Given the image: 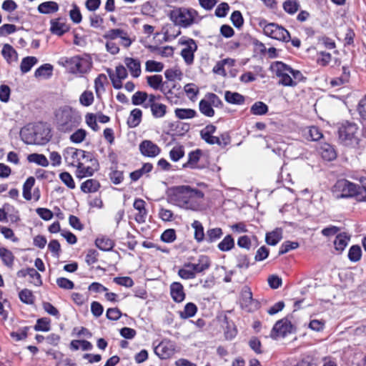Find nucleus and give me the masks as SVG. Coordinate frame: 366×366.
I'll return each instance as SVG.
<instances>
[{
	"label": "nucleus",
	"instance_id": "nucleus-60",
	"mask_svg": "<svg viewBox=\"0 0 366 366\" xmlns=\"http://www.w3.org/2000/svg\"><path fill=\"white\" fill-rule=\"evenodd\" d=\"M28 275L30 277L31 282L36 286H40L42 284L41 277L40 274L34 268H29L27 272Z\"/></svg>",
	"mask_w": 366,
	"mask_h": 366
},
{
	"label": "nucleus",
	"instance_id": "nucleus-4",
	"mask_svg": "<svg viewBox=\"0 0 366 366\" xmlns=\"http://www.w3.org/2000/svg\"><path fill=\"white\" fill-rule=\"evenodd\" d=\"M197 12L192 9L177 8L169 13L170 20L177 26L188 28L196 23Z\"/></svg>",
	"mask_w": 366,
	"mask_h": 366
},
{
	"label": "nucleus",
	"instance_id": "nucleus-55",
	"mask_svg": "<svg viewBox=\"0 0 366 366\" xmlns=\"http://www.w3.org/2000/svg\"><path fill=\"white\" fill-rule=\"evenodd\" d=\"M299 247V243L297 242L286 241L282 244L279 250V255H282L287 253L292 249H295Z\"/></svg>",
	"mask_w": 366,
	"mask_h": 366
},
{
	"label": "nucleus",
	"instance_id": "nucleus-63",
	"mask_svg": "<svg viewBox=\"0 0 366 366\" xmlns=\"http://www.w3.org/2000/svg\"><path fill=\"white\" fill-rule=\"evenodd\" d=\"M80 103L86 107L91 105L94 101V95L92 92H83L79 98Z\"/></svg>",
	"mask_w": 366,
	"mask_h": 366
},
{
	"label": "nucleus",
	"instance_id": "nucleus-57",
	"mask_svg": "<svg viewBox=\"0 0 366 366\" xmlns=\"http://www.w3.org/2000/svg\"><path fill=\"white\" fill-rule=\"evenodd\" d=\"M147 81L149 86L158 89L162 83V76L161 75L149 76L147 77Z\"/></svg>",
	"mask_w": 366,
	"mask_h": 366
},
{
	"label": "nucleus",
	"instance_id": "nucleus-37",
	"mask_svg": "<svg viewBox=\"0 0 366 366\" xmlns=\"http://www.w3.org/2000/svg\"><path fill=\"white\" fill-rule=\"evenodd\" d=\"M0 257L1 258L4 264L7 267H11L14 264V256L13 253L6 248H0Z\"/></svg>",
	"mask_w": 366,
	"mask_h": 366
},
{
	"label": "nucleus",
	"instance_id": "nucleus-42",
	"mask_svg": "<svg viewBox=\"0 0 366 366\" xmlns=\"http://www.w3.org/2000/svg\"><path fill=\"white\" fill-rule=\"evenodd\" d=\"M179 276L184 280L194 279L196 277V274L192 267H188V263H185L184 267L179 269Z\"/></svg>",
	"mask_w": 366,
	"mask_h": 366
},
{
	"label": "nucleus",
	"instance_id": "nucleus-10",
	"mask_svg": "<svg viewBox=\"0 0 366 366\" xmlns=\"http://www.w3.org/2000/svg\"><path fill=\"white\" fill-rule=\"evenodd\" d=\"M263 31L265 35L272 39L286 42L290 40V35L288 31L277 24H267L264 26Z\"/></svg>",
	"mask_w": 366,
	"mask_h": 366
},
{
	"label": "nucleus",
	"instance_id": "nucleus-47",
	"mask_svg": "<svg viewBox=\"0 0 366 366\" xmlns=\"http://www.w3.org/2000/svg\"><path fill=\"white\" fill-rule=\"evenodd\" d=\"M107 80V76L104 74H99L94 80V88L97 97L104 92V81Z\"/></svg>",
	"mask_w": 366,
	"mask_h": 366
},
{
	"label": "nucleus",
	"instance_id": "nucleus-58",
	"mask_svg": "<svg viewBox=\"0 0 366 366\" xmlns=\"http://www.w3.org/2000/svg\"><path fill=\"white\" fill-rule=\"evenodd\" d=\"M237 267L239 269H247L249 267V259L247 254H239L236 257Z\"/></svg>",
	"mask_w": 366,
	"mask_h": 366
},
{
	"label": "nucleus",
	"instance_id": "nucleus-25",
	"mask_svg": "<svg viewBox=\"0 0 366 366\" xmlns=\"http://www.w3.org/2000/svg\"><path fill=\"white\" fill-rule=\"evenodd\" d=\"M59 5L55 1H45L40 4L38 6V11L41 14H53L58 11Z\"/></svg>",
	"mask_w": 366,
	"mask_h": 366
},
{
	"label": "nucleus",
	"instance_id": "nucleus-9",
	"mask_svg": "<svg viewBox=\"0 0 366 366\" xmlns=\"http://www.w3.org/2000/svg\"><path fill=\"white\" fill-rule=\"evenodd\" d=\"M295 330L294 325L291 323L288 317L282 318L274 324L271 332L270 337L277 340L279 337H285L288 334L292 333Z\"/></svg>",
	"mask_w": 366,
	"mask_h": 366
},
{
	"label": "nucleus",
	"instance_id": "nucleus-56",
	"mask_svg": "<svg viewBox=\"0 0 366 366\" xmlns=\"http://www.w3.org/2000/svg\"><path fill=\"white\" fill-rule=\"evenodd\" d=\"M112 172L109 174V179L114 184H120L124 179L123 172L117 170L116 168L112 167Z\"/></svg>",
	"mask_w": 366,
	"mask_h": 366
},
{
	"label": "nucleus",
	"instance_id": "nucleus-35",
	"mask_svg": "<svg viewBox=\"0 0 366 366\" xmlns=\"http://www.w3.org/2000/svg\"><path fill=\"white\" fill-rule=\"evenodd\" d=\"M234 247V240L228 234L218 244L217 247L222 252H228Z\"/></svg>",
	"mask_w": 366,
	"mask_h": 366
},
{
	"label": "nucleus",
	"instance_id": "nucleus-24",
	"mask_svg": "<svg viewBox=\"0 0 366 366\" xmlns=\"http://www.w3.org/2000/svg\"><path fill=\"white\" fill-rule=\"evenodd\" d=\"M101 185L99 181L89 179L81 184V190L84 193H94L99 190Z\"/></svg>",
	"mask_w": 366,
	"mask_h": 366
},
{
	"label": "nucleus",
	"instance_id": "nucleus-33",
	"mask_svg": "<svg viewBox=\"0 0 366 366\" xmlns=\"http://www.w3.org/2000/svg\"><path fill=\"white\" fill-rule=\"evenodd\" d=\"M37 61V59L34 56H26L24 58L20 64L21 73L25 74L29 71Z\"/></svg>",
	"mask_w": 366,
	"mask_h": 366
},
{
	"label": "nucleus",
	"instance_id": "nucleus-14",
	"mask_svg": "<svg viewBox=\"0 0 366 366\" xmlns=\"http://www.w3.org/2000/svg\"><path fill=\"white\" fill-rule=\"evenodd\" d=\"M141 153L146 157H153L159 154L160 149L149 140L143 141L139 145Z\"/></svg>",
	"mask_w": 366,
	"mask_h": 366
},
{
	"label": "nucleus",
	"instance_id": "nucleus-50",
	"mask_svg": "<svg viewBox=\"0 0 366 366\" xmlns=\"http://www.w3.org/2000/svg\"><path fill=\"white\" fill-rule=\"evenodd\" d=\"M250 111L254 115H263L267 112L268 107L262 102H257L252 106Z\"/></svg>",
	"mask_w": 366,
	"mask_h": 366
},
{
	"label": "nucleus",
	"instance_id": "nucleus-13",
	"mask_svg": "<svg viewBox=\"0 0 366 366\" xmlns=\"http://www.w3.org/2000/svg\"><path fill=\"white\" fill-rule=\"evenodd\" d=\"M357 132V124L348 121L342 123L338 128L339 137H354Z\"/></svg>",
	"mask_w": 366,
	"mask_h": 366
},
{
	"label": "nucleus",
	"instance_id": "nucleus-49",
	"mask_svg": "<svg viewBox=\"0 0 366 366\" xmlns=\"http://www.w3.org/2000/svg\"><path fill=\"white\" fill-rule=\"evenodd\" d=\"M174 113L180 119H190L196 115V111L192 109H176Z\"/></svg>",
	"mask_w": 366,
	"mask_h": 366
},
{
	"label": "nucleus",
	"instance_id": "nucleus-41",
	"mask_svg": "<svg viewBox=\"0 0 366 366\" xmlns=\"http://www.w3.org/2000/svg\"><path fill=\"white\" fill-rule=\"evenodd\" d=\"M27 160L29 162H34L42 167H47L49 165V161L44 154H31L27 157Z\"/></svg>",
	"mask_w": 366,
	"mask_h": 366
},
{
	"label": "nucleus",
	"instance_id": "nucleus-34",
	"mask_svg": "<svg viewBox=\"0 0 366 366\" xmlns=\"http://www.w3.org/2000/svg\"><path fill=\"white\" fill-rule=\"evenodd\" d=\"M142 112L139 109H134L130 112V115L127 120V124L130 127H137L141 122Z\"/></svg>",
	"mask_w": 366,
	"mask_h": 366
},
{
	"label": "nucleus",
	"instance_id": "nucleus-64",
	"mask_svg": "<svg viewBox=\"0 0 366 366\" xmlns=\"http://www.w3.org/2000/svg\"><path fill=\"white\" fill-rule=\"evenodd\" d=\"M230 19L233 25L237 28L241 27L244 22L242 15L239 11H233L231 15Z\"/></svg>",
	"mask_w": 366,
	"mask_h": 366
},
{
	"label": "nucleus",
	"instance_id": "nucleus-18",
	"mask_svg": "<svg viewBox=\"0 0 366 366\" xmlns=\"http://www.w3.org/2000/svg\"><path fill=\"white\" fill-rule=\"evenodd\" d=\"M170 295L176 302H181L185 298L183 285L178 282H174L170 285Z\"/></svg>",
	"mask_w": 366,
	"mask_h": 366
},
{
	"label": "nucleus",
	"instance_id": "nucleus-20",
	"mask_svg": "<svg viewBox=\"0 0 366 366\" xmlns=\"http://www.w3.org/2000/svg\"><path fill=\"white\" fill-rule=\"evenodd\" d=\"M188 267H190L194 270V273H200L210 267V261L207 256L201 255L198 259L197 263H188Z\"/></svg>",
	"mask_w": 366,
	"mask_h": 366
},
{
	"label": "nucleus",
	"instance_id": "nucleus-51",
	"mask_svg": "<svg viewBox=\"0 0 366 366\" xmlns=\"http://www.w3.org/2000/svg\"><path fill=\"white\" fill-rule=\"evenodd\" d=\"M164 69V64L154 60H148L145 63V69L149 72H159Z\"/></svg>",
	"mask_w": 366,
	"mask_h": 366
},
{
	"label": "nucleus",
	"instance_id": "nucleus-26",
	"mask_svg": "<svg viewBox=\"0 0 366 366\" xmlns=\"http://www.w3.org/2000/svg\"><path fill=\"white\" fill-rule=\"evenodd\" d=\"M224 99L227 102L232 104H242L244 102V97L238 92H232L226 91L224 93Z\"/></svg>",
	"mask_w": 366,
	"mask_h": 366
},
{
	"label": "nucleus",
	"instance_id": "nucleus-2",
	"mask_svg": "<svg viewBox=\"0 0 366 366\" xmlns=\"http://www.w3.org/2000/svg\"><path fill=\"white\" fill-rule=\"evenodd\" d=\"M332 192L337 199L354 197L357 201L366 202V185L357 184L345 179L336 182Z\"/></svg>",
	"mask_w": 366,
	"mask_h": 366
},
{
	"label": "nucleus",
	"instance_id": "nucleus-6",
	"mask_svg": "<svg viewBox=\"0 0 366 366\" xmlns=\"http://www.w3.org/2000/svg\"><path fill=\"white\" fill-rule=\"evenodd\" d=\"M51 129L46 123L28 124L20 130L21 137H51Z\"/></svg>",
	"mask_w": 366,
	"mask_h": 366
},
{
	"label": "nucleus",
	"instance_id": "nucleus-39",
	"mask_svg": "<svg viewBox=\"0 0 366 366\" xmlns=\"http://www.w3.org/2000/svg\"><path fill=\"white\" fill-rule=\"evenodd\" d=\"M192 227L194 229V239L197 242H201L204 240L206 234H204L202 223L197 220H194L192 224Z\"/></svg>",
	"mask_w": 366,
	"mask_h": 366
},
{
	"label": "nucleus",
	"instance_id": "nucleus-36",
	"mask_svg": "<svg viewBox=\"0 0 366 366\" xmlns=\"http://www.w3.org/2000/svg\"><path fill=\"white\" fill-rule=\"evenodd\" d=\"M53 66L49 64H45L39 67L34 72L35 77L47 79L52 74Z\"/></svg>",
	"mask_w": 366,
	"mask_h": 366
},
{
	"label": "nucleus",
	"instance_id": "nucleus-27",
	"mask_svg": "<svg viewBox=\"0 0 366 366\" xmlns=\"http://www.w3.org/2000/svg\"><path fill=\"white\" fill-rule=\"evenodd\" d=\"M282 238V230L280 228H277L271 232L266 234L265 241L269 244L276 245Z\"/></svg>",
	"mask_w": 366,
	"mask_h": 366
},
{
	"label": "nucleus",
	"instance_id": "nucleus-59",
	"mask_svg": "<svg viewBox=\"0 0 366 366\" xmlns=\"http://www.w3.org/2000/svg\"><path fill=\"white\" fill-rule=\"evenodd\" d=\"M124 31L120 29H110L106 32L104 35V38L107 39L114 40L117 38H122V35H124Z\"/></svg>",
	"mask_w": 366,
	"mask_h": 366
},
{
	"label": "nucleus",
	"instance_id": "nucleus-1",
	"mask_svg": "<svg viewBox=\"0 0 366 366\" xmlns=\"http://www.w3.org/2000/svg\"><path fill=\"white\" fill-rule=\"evenodd\" d=\"M204 197V193L197 189L189 186H178L169 189L167 201L181 208L197 210L199 207L197 199Z\"/></svg>",
	"mask_w": 366,
	"mask_h": 366
},
{
	"label": "nucleus",
	"instance_id": "nucleus-62",
	"mask_svg": "<svg viewBox=\"0 0 366 366\" xmlns=\"http://www.w3.org/2000/svg\"><path fill=\"white\" fill-rule=\"evenodd\" d=\"M161 239L167 243H171L176 239V232L174 229H166L161 235Z\"/></svg>",
	"mask_w": 366,
	"mask_h": 366
},
{
	"label": "nucleus",
	"instance_id": "nucleus-29",
	"mask_svg": "<svg viewBox=\"0 0 366 366\" xmlns=\"http://www.w3.org/2000/svg\"><path fill=\"white\" fill-rule=\"evenodd\" d=\"M95 244L102 251H110L114 246V242L107 237L97 238L95 240Z\"/></svg>",
	"mask_w": 366,
	"mask_h": 366
},
{
	"label": "nucleus",
	"instance_id": "nucleus-52",
	"mask_svg": "<svg viewBox=\"0 0 366 366\" xmlns=\"http://www.w3.org/2000/svg\"><path fill=\"white\" fill-rule=\"evenodd\" d=\"M362 256V250L359 245H352L348 252V258L351 262L359 261Z\"/></svg>",
	"mask_w": 366,
	"mask_h": 366
},
{
	"label": "nucleus",
	"instance_id": "nucleus-28",
	"mask_svg": "<svg viewBox=\"0 0 366 366\" xmlns=\"http://www.w3.org/2000/svg\"><path fill=\"white\" fill-rule=\"evenodd\" d=\"M148 49L152 53L159 54L163 57L172 56L174 54L173 47L170 46H165L163 47H159L157 46H149Z\"/></svg>",
	"mask_w": 366,
	"mask_h": 366
},
{
	"label": "nucleus",
	"instance_id": "nucleus-61",
	"mask_svg": "<svg viewBox=\"0 0 366 366\" xmlns=\"http://www.w3.org/2000/svg\"><path fill=\"white\" fill-rule=\"evenodd\" d=\"M59 178L64 182V184L66 185V187H68L69 189L75 188V183L74 182V179L69 172H61L59 174Z\"/></svg>",
	"mask_w": 366,
	"mask_h": 366
},
{
	"label": "nucleus",
	"instance_id": "nucleus-40",
	"mask_svg": "<svg viewBox=\"0 0 366 366\" xmlns=\"http://www.w3.org/2000/svg\"><path fill=\"white\" fill-rule=\"evenodd\" d=\"M35 179L33 177H29L23 185V197L26 200H31V188L34 185Z\"/></svg>",
	"mask_w": 366,
	"mask_h": 366
},
{
	"label": "nucleus",
	"instance_id": "nucleus-15",
	"mask_svg": "<svg viewBox=\"0 0 366 366\" xmlns=\"http://www.w3.org/2000/svg\"><path fill=\"white\" fill-rule=\"evenodd\" d=\"M69 29V26L66 24L63 19H56L51 21L50 31L52 34L61 36Z\"/></svg>",
	"mask_w": 366,
	"mask_h": 366
},
{
	"label": "nucleus",
	"instance_id": "nucleus-17",
	"mask_svg": "<svg viewBox=\"0 0 366 366\" xmlns=\"http://www.w3.org/2000/svg\"><path fill=\"white\" fill-rule=\"evenodd\" d=\"M125 65L134 78H137L141 74V63L137 59L126 57L124 60Z\"/></svg>",
	"mask_w": 366,
	"mask_h": 366
},
{
	"label": "nucleus",
	"instance_id": "nucleus-7",
	"mask_svg": "<svg viewBox=\"0 0 366 366\" xmlns=\"http://www.w3.org/2000/svg\"><path fill=\"white\" fill-rule=\"evenodd\" d=\"M76 176L79 179L86 177H91L94 172L99 169V162L97 159L93 158L91 153H88L84 160L77 162Z\"/></svg>",
	"mask_w": 366,
	"mask_h": 366
},
{
	"label": "nucleus",
	"instance_id": "nucleus-8",
	"mask_svg": "<svg viewBox=\"0 0 366 366\" xmlns=\"http://www.w3.org/2000/svg\"><path fill=\"white\" fill-rule=\"evenodd\" d=\"M272 69L276 76L280 78L279 84L285 86H295L292 81V68L282 61H276L272 65Z\"/></svg>",
	"mask_w": 366,
	"mask_h": 366
},
{
	"label": "nucleus",
	"instance_id": "nucleus-38",
	"mask_svg": "<svg viewBox=\"0 0 366 366\" xmlns=\"http://www.w3.org/2000/svg\"><path fill=\"white\" fill-rule=\"evenodd\" d=\"M197 311V306L192 302H189L184 306V310L179 312V316L182 319H187L194 316Z\"/></svg>",
	"mask_w": 366,
	"mask_h": 366
},
{
	"label": "nucleus",
	"instance_id": "nucleus-21",
	"mask_svg": "<svg viewBox=\"0 0 366 366\" xmlns=\"http://www.w3.org/2000/svg\"><path fill=\"white\" fill-rule=\"evenodd\" d=\"M145 204V202L142 199H136L133 204L134 208L139 212L135 216V220L138 223H143L145 222L147 216Z\"/></svg>",
	"mask_w": 366,
	"mask_h": 366
},
{
	"label": "nucleus",
	"instance_id": "nucleus-45",
	"mask_svg": "<svg viewBox=\"0 0 366 366\" xmlns=\"http://www.w3.org/2000/svg\"><path fill=\"white\" fill-rule=\"evenodd\" d=\"M151 112L155 118L163 117L167 113V106L161 103L153 104Z\"/></svg>",
	"mask_w": 366,
	"mask_h": 366
},
{
	"label": "nucleus",
	"instance_id": "nucleus-16",
	"mask_svg": "<svg viewBox=\"0 0 366 366\" xmlns=\"http://www.w3.org/2000/svg\"><path fill=\"white\" fill-rule=\"evenodd\" d=\"M189 126L181 122H175L169 124V129L167 134L171 137H178L184 136L185 132H188Z\"/></svg>",
	"mask_w": 366,
	"mask_h": 366
},
{
	"label": "nucleus",
	"instance_id": "nucleus-44",
	"mask_svg": "<svg viewBox=\"0 0 366 366\" xmlns=\"http://www.w3.org/2000/svg\"><path fill=\"white\" fill-rule=\"evenodd\" d=\"M299 7L300 4L297 0H285L283 3L284 10L290 14H295L298 11Z\"/></svg>",
	"mask_w": 366,
	"mask_h": 366
},
{
	"label": "nucleus",
	"instance_id": "nucleus-43",
	"mask_svg": "<svg viewBox=\"0 0 366 366\" xmlns=\"http://www.w3.org/2000/svg\"><path fill=\"white\" fill-rule=\"evenodd\" d=\"M184 156V149L183 146H174L169 152V157L173 162H177Z\"/></svg>",
	"mask_w": 366,
	"mask_h": 366
},
{
	"label": "nucleus",
	"instance_id": "nucleus-46",
	"mask_svg": "<svg viewBox=\"0 0 366 366\" xmlns=\"http://www.w3.org/2000/svg\"><path fill=\"white\" fill-rule=\"evenodd\" d=\"M199 110L207 117H213L214 114V111L212 109L210 102L206 99H202L199 102Z\"/></svg>",
	"mask_w": 366,
	"mask_h": 366
},
{
	"label": "nucleus",
	"instance_id": "nucleus-54",
	"mask_svg": "<svg viewBox=\"0 0 366 366\" xmlns=\"http://www.w3.org/2000/svg\"><path fill=\"white\" fill-rule=\"evenodd\" d=\"M147 98L148 94L147 92L138 91L133 94L132 103L134 105H142L147 100Z\"/></svg>",
	"mask_w": 366,
	"mask_h": 366
},
{
	"label": "nucleus",
	"instance_id": "nucleus-3",
	"mask_svg": "<svg viewBox=\"0 0 366 366\" xmlns=\"http://www.w3.org/2000/svg\"><path fill=\"white\" fill-rule=\"evenodd\" d=\"M57 129L64 133L71 132L81 122V118L79 113L69 107L60 108L56 113Z\"/></svg>",
	"mask_w": 366,
	"mask_h": 366
},
{
	"label": "nucleus",
	"instance_id": "nucleus-19",
	"mask_svg": "<svg viewBox=\"0 0 366 366\" xmlns=\"http://www.w3.org/2000/svg\"><path fill=\"white\" fill-rule=\"evenodd\" d=\"M88 153L81 149H71L70 151L67 152V155H71V161L69 160V157L68 156L65 157V160L68 164L76 167L77 162L84 160Z\"/></svg>",
	"mask_w": 366,
	"mask_h": 366
},
{
	"label": "nucleus",
	"instance_id": "nucleus-5",
	"mask_svg": "<svg viewBox=\"0 0 366 366\" xmlns=\"http://www.w3.org/2000/svg\"><path fill=\"white\" fill-rule=\"evenodd\" d=\"M69 71L72 74H83L89 72L92 66V61L89 56H74L65 61Z\"/></svg>",
	"mask_w": 366,
	"mask_h": 366
},
{
	"label": "nucleus",
	"instance_id": "nucleus-31",
	"mask_svg": "<svg viewBox=\"0 0 366 366\" xmlns=\"http://www.w3.org/2000/svg\"><path fill=\"white\" fill-rule=\"evenodd\" d=\"M222 234L223 232L221 228L216 227L209 229L206 232L204 240L208 243H212L220 239Z\"/></svg>",
	"mask_w": 366,
	"mask_h": 366
},
{
	"label": "nucleus",
	"instance_id": "nucleus-48",
	"mask_svg": "<svg viewBox=\"0 0 366 366\" xmlns=\"http://www.w3.org/2000/svg\"><path fill=\"white\" fill-rule=\"evenodd\" d=\"M34 329L35 331L48 332L50 330V320L47 317L39 318L36 321Z\"/></svg>",
	"mask_w": 366,
	"mask_h": 366
},
{
	"label": "nucleus",
	"instance_id": "nucleus-12",
	"mask_svg": "<svg viewBox=\"0 0 366 366\" xmlns=\"http://www.w3.org/2000/svg\"><path fill=\"white\" fill-rule=\"evenodd\" d=\"M174 345L169 341H162L155 348L154 352L161 359H167L173 355Z\"/></svg>",
	"mask_w": 366,
	"mask_h": 366
},
{
	"label": "nucleus",
	"instance_id": "nucleus-30",
	"mask_svg": "<svg viewBox=\"0 0 366 366\" xmlns=\"http://www.w3.org/2000/svg\"><path fill=\"white\" fill-rule=\"evenodd\" d=\"M350 237L345 233L337 234L334 241L335 248L339 252H342L348 244Z\"/></svg>",
	"mask_w": 366,
	"mask_h": 366
},
{
	"label": "nucleus",
	"instance_id": "nucleus-23",
	"mask_svg": "<svg viewBox=\"0 0 366 366\" xmlns=\"http://www.w3.org/2000/svg\"><path fill=\"white\" fill-rule=\"evenodd\" d=\"M319 152L322 157L326 161H332L337 157L336 152L333 147L327 143H324L320 147Z\"/></svg>",
	"mask_w": 366,
	"mask_h": 366
},
{
	"label": "nucleus",
	"instance_id": "nucleus-22",
	"mask_svg": "<svg viewBox=\"0 0 366 366\" xmlns=\"http://www.w3.org/2000/svg\"><path fill=\"white\" fill-rule=\"evenodd\" d=\"M202 152L200 149H196L189 153L188 161L183 164L184 168L200 169L201 167L197 165L200 159Z\"/></svg>",
	"mask_w": 366,
	"mask_h": 366
},
{
	"label": "nucleus",
	"instance_id": "nucleus-32",
	"mask_svg": "<svg viewBox=\"0 0 366 366\" xmlns=\"http://www.w3.org/2000/svg\"><path fill=\"white\" fill-rule=\"evenodd\" d=\"M1 54L8 62L15 61L17 60V53L9 44H6L4 45Z\"/></svg>",
	"mask_w": 366,
	"mask_h": 366
},
{
	"label": "nucleus",
	"instance_id": "nucleus-11",
	"mask_svg": "<svg viewBox=\"0 0 366 366\" xmlns=\"http://www.w3.org/2000/svg\"><path fill=\"white\" fill-rule=\"evenodd\" d=\"M179 44L185 46L181 51V56L187 64L190 65L194 61V52L197 50L196 41L190 38L182 37Z\"/></svg>",
	"mask_w": 366,
	"mask_h": 366
},
{
	"label": "nucleus",
	"instance_id": "nucleus-53",
	"mask_svg": "<svg viewBox=\"0 0 366 366\" xmlns=\"http://www.w3.org/2000/svg\"><path fill=\"white\" fill-rule=\"evenodd\" d=\"M19 299L24 303L32 305L34 302V296L32 292L28 289L22 290L19 294Z\"/></svg>",
	"mask_w": 366,
	"mask_h": 366
}]
</instances>
